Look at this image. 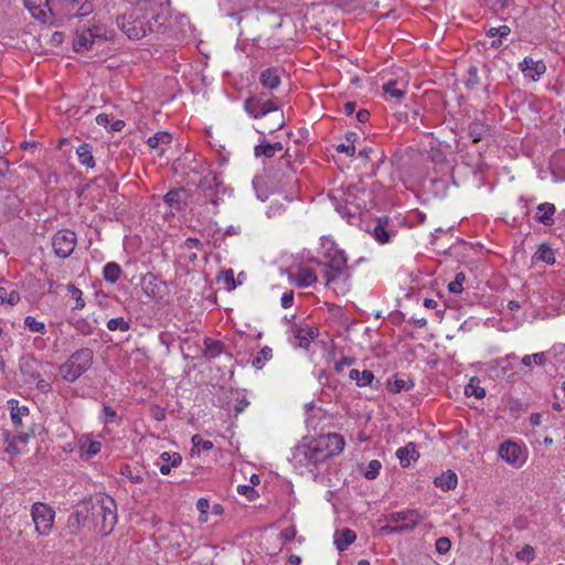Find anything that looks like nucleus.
I'll list each match as a JSON object with an SVG mask.
<instances>
[{
	"label": "nucleus",
	"mask_w": 565,
	"mask_h": 565,
	"mask_svg": "<svg viewBox=\"0 0 565 565\" xmlns=\"http://www.w3.org/2000/svg\"><path fill=\"white\" fill-rule=\"evenodd\" d=\"M254 153L256 157L264 156L266 158H273L275 156L273 152V147H270V143L257 145L254 149Z\"/></svg>",
	"instance_id": "nucleus-50"
},
{
	"label": "nucleus",
	"mask_w": 565,
	"mask_h": 565,
	"mask_svg": "<svg viewBox=\"0 0 565 565\" xmlns=\"http://www.w3.org/2000/svg\"><path fill=\"white\" fill-rule=\"evenodd\" d=\"M499 454L508 463L518 465L521 461L522 449L515 443L508 440L500 446Z\"/></svg>",
	"instance_id": "nucleus-13"
},
{
	"label": "nucleus",
	"mask_w": 565,
	"mask_h": 565,
	"mask_svg": "<svg viewBox=\"0 0 565 565\" xmlns=\"http://www.w3.org/2000/svg\"><path fill=\"white\" fill-rule=\"evenodd\" d=\"M52 246L57 257L67 258L76 246V234L71 230H60L52 238Z\"/></svg>",
	"instance_id": "nucleus-9"
},
{
	"label": "nucleus",
	"mask_w": 565,
	"mask_h": 565,
	"mask_svg": "<svg viewBox=\"0 0 565 565\" xmlns=\"http://www.w3.org/2000/svg\"><path fill=\"white\" fill-rule=\"evenodd\" d=\"M488 131L489 126L480 120H475L468 126V135L475 143L479 142Z\"/></svg>",
	"instance_id": "nucleus-27"
},
{
	"label": "nucleus",
	"mask_w": 565,
	"mask_h": 565,
	"mask_svg": "<svg viewBox=\"0 0 565 565\" xmlns=\"http://www.w3.org/2000/svg\"><path fill=\"white\" fill-rule=\"evenodd\" d=\"M399 116L401 117L404 116V120L406 122L411 124L412 126H414L415 129H418V124L424 122V117L420 115V111L418 108L413 109L409 114L405 113V114H401Z\"/></svg>",
	"instance_id": "nucleus-42"
},
{
	"label": "nucleus",
	"mask_w": 565,
	"mask_h": 565,
	"mask_svg": "<svg viewBox=\"0 0 565 565\" xmlns=\"http://www.w3.org/2000/svg\"><path fill=\"white\" fill-rule=\"evenodd\" d=\"M223 186L220 175L217 173H209L203 177L198 184L199 196L202 198L203 203H211L215 207L218 205V192Z\"/></svg>",
	"instance_id": "nucleus-6"
},
{
	"label": "nucleus",
	"mask_w": 565,
	"mask_h": 565,
	"mask_svg": "<svg viewBox=\"0 0 565 565\" xmlns=\"http://www.w3.org/2000/svg\"><path fill=\"white\" fill-rule=\"evenodd\" d=\"M90 523L102 536L108 535L117 523V507L115 501L107 497L90 499Z\"/></svg>",
	"instance_id": "nucleus-3"
},
{
	"label": "nucleus",
	"mask_w": 565,
	"mask_h": 565,
	"mask_svg": "<svg viewBox=\"0 0 565 565\" xmlns=\"http://www.w3.org/2000/svg\"><path fill=\"white\" fill-rule=\"evenodd\" d=\"M296 534H297V531H296L295 526H289L280 533V539L285 542H290V541L295 540Z\"/></svg>",
	"instance_id": "nucleus-60"
},
{
	"label": "nucleus",
	"mask_w": 565,
	"mask_h": 565,
	"mask_svg": "<svg viewBox=\"0 0 565 565\" xmlns=\"http://www.w3.org/2000/svg\"><path fill=\"white\" fill-rule=\"evenodd\" d=\"M24 326L29 328L32 332H38L44 334L46 332V328L44 322L38 321L34 317L28 316L24 319Z\"/></svg>",
	"instance_id": "nucleus-41"
},
{
	"label": "nucleus",
	"mask_w": 565,
	"mask_h": 565,
	"mask_svg": "<svg viewBox=\"0 0 565 565\" xmlns=\"http://www.w3.org/2000/svg\"><path fill=\"white\" fill-rule=\"evenodd\" d=\"M92 32H93L95 42L96 41L104 42V41H109V40L114 39V31L107 30L106 26H104L102 24H94L92 26Z\"/></svg>",
	"instance_id": "nucleus-37"
},
{
	"label": "nucleus",
	"mask_w": 565,
	"mask_h": 565,
	"mask_svg": "<svg viewBox=\"0 0 565 565\" xmlns=\"http://www.w3.org/2000/svg\"><path fill=\"white\" fill-rule=\"evenodd\" d=\"M407 81L402 78L396 79H390L386 83L383 84V90L386 95H388L391 98L401 99L405 95Z\"/></svg>",
	"instance_id": "nucleus-17"
},
{
	"label": "nucleus",
	"mask_w": 565,
	"mask_h": 565,
	"mask_svg": "<svg viewBox=\"0 0 565 565\" xmlns=\"http://www.w3.org/2000/svg\"><path fill=\"white\" fill-rule=\"evenodd\" d=\"M172 141V136L167 131H159L154 136L148 138V146L150 148H158L159 145H168Z\"/></svg>",
	"instance_id": "nucleus-39"
},
{
	"label": "nucleus",
	"mask_w": 565,
	"mask_h": 565,
	"mask_svg": "<svg viewBox=\"0 0 565 565\" xmlns=\"http://www.w3.org/2000/svg\"><path fill=\"white\" fill-rule=\"evenodd\" d=\"M356 539V534L353 530L343 527L335 531L334 544L339 552L345 551Z\"/></svg>",
	"instance_id": "nucleus-19"
},
{
	"label": "nucleus",
	"mask_w": 565,
	"mask_h": 565,
	"mask_svg": "<svg viewBox=\"0 0 565 565\" xmlns=\"http://www.w3.org/2000/svg\"><path fill=\"white\" fill-rule=\"evenodd\" d=\"M94 352L89 348H82L73 352L60 366L58 371L63 380L73 383L90 369Z\"/></svg>",
	"instance_id": "nucleus-4"
},
{
	"label": "nucleus",
	"mask_w": 565,
	"mask_h": 565,
	"mask_svg": "<svg viewBox=\"0 0 565 565\" xmlns=\"http://www.w3.org/2000/svg\"><path fill=\"white\" fill-rule=\"evenodd\" d=\"M150 412H151V415L152 417L158 420V422H162L166 419V409L158 406V405H154L150 408Z\"/></svg>",
	"instance_id": "nucleus-59"
},
{
	"label": "nucleus",
	"mask_w": 565,
	"mask_h": 565,
	"mask_svg": "<svg viewBox=\"0 0 565 565\" xmlns=\"http://www.w3.org/2000/svg\"><path fill=\"white\" fill-rule=\"evenodd\" d=\"M160 458L166 462H170L172 467H178L182 462V456L179 452L169 454L164 451L160 455Z\"/></svg>",
	"instance_id": "nucleus-49"
},
{
	"label": "nucleus",
	"mask_w": 565,
	"mask_h": 565,
	"mask_svg": "<svg viewBox=\"0 0 565 565\" xmlns=\"http://www.w3.org/2000/svg\"><path fill=\"white\" fill-rule=\"evenodd\" d=\"M479 84L478 68L470 66L468 71V78L466 82L467 87H473Z\"/></svg>",
	"instance_id": "nucleus-54"
},
{
	"label": "nucleus",
	"mask_w": 565,
	"mask_h": 565,
	"mask_svg": "<svg viewBox=\"0 0 565 565\" xmlns=\"http://www.w3.org/2000/svg\"><path fill=\"white\" fill-rule=\"evenodd\" d=\"M134 8L116 19L117 26L130 40L159 31L168 19L169 0H132Z\"/></svg>",
	"instance_id": "nucleus-1"
},
{
	"label": "nucleus",
	"mask_w": 565,
	"mask_h": 565,
	"mask_svg": "<svg viewBox=\"0 0 565 565\" xmlns=\"http://www.w3.org/2000/svg\"><path fill=\"white\" fill-rule=\"evenodd\" d=\"M41 366L42 362L32 354H25L19 359V370L24 376V382L28 384L34 383V381L40 377Z\"/></svg>",
	"instance_id": "nucleus-10"
},
{
	"label": "nucleus",
	"mask_w": 565,
	"mask_h": 565,
	"mask_svg": "<svg viewBox=\"0 0 565 565\" xmlns=\"http://www.w3.org/2000/svg\"><path fill=\"white\" fill-rule=\"evenodd\" d=\"M381 468L382 463L379 460H371L367 465V469L363 473L364 478L367 480H374L379 476Z\"/></svg>",
	"instance_id": "nucleus-46"
},
{
	"label": "nucleus",
	"mask_w": 565,
	"mask_h": 565,
	"mask_svg": "<svg viewBox=\"0 0 565 565\" xmlns=\"http://www.w3.org/2000/svg\"><path fill=\"white\" fill-rule=\"evenodd\" d=\"M480 380L478 377H471L468 385L465 388V393L468 396H475L477 398H483L486 396V390L480 387Z\"/></svg>",
	"instance_id": "nucleus-35"
},
{
	"label": "nucleus",
	"mask_w": 565,
	"mask_h": 565,
	"mask_svg": "<svg viewBox=\"0 0 565 565\" xmlns=\"http://www.w3.org/2000/svg\"><path fill=\"white\" fill-rule=\"evenodd\" d=\"M79 3L81 6L75 13L76 17H87L93 12L94 6L92 2H89L88 0H81Z\"/></svg>",
	"instance_id": "nucleus-52"
},
{
	"label": "nucleus",
	"mask_w": 565,
	"mask_h": 565,
	"mask_svg": "<svg viewBox=\"0 0 565 565\" xmlns=\"http://www.w3.org/2000/svg\"><path fill=\"white\" fill-rule=\"evenodd\" d=\"M450 547H451V541L446 536L439 537L436 541V551L439 554H446L450 550Z\"/></svg>",
	"instance_id": "nucleus-53"
},
{
	"label": "nucleus",
	"mask_w": 565,
	"mask_h": 565,
	"mask_svg": "<svg viewBox=\"0 0 565 565\" xmlns=\"http://www.w3.org/2000/svg\"><path fill=\"white\" fill-rule=\"evenodd\" d=\"M533 257L550 265L555 263L554 252L547 244H542Z\"/></svg>",
	"instance_id": "nucleus-34"
},
{
	"label": "nucleus",
	"mask_w": 565,
	"mask_h": 565,
	"mask_svg": "<svg viewBox=\"0 0 565 565\" xmlns=\"http://www.w3.org/2000/svg\"><path fill=\"white\" fill-rule=\"evenodd\" d=\"M120 274L121 268L115 262L107 263L103 269L104 279L110 284L116 282L119 279Z\"/></svg>",
	"instance_id": "nucleus-32"
},
{
	"label": "nucleus",
	"mask_w": 565,
	"mask_h": 565,
	"mask_svg": "<svg viewBox=\"0 0 565 565\" xmlns=\"http://www.w3.org/2000/svg\"><path fill=\"white\" fill-rule=\"evenodd\" d=\"M522 364L524 366H531L532 363L543 365L546 362V354L544 352L525 355L522 358Z\"/></svg>",
	"instance_id": "nucleus-44"
},
{
	"label": "nucleus",
	"mask_w": 565,
	"mask_h": 565,
	"mask_svg": "<svg viewBox=\"0 0 565 565\" xmlns=\"http://www.w3.org/2000/svg\"><path fill=\"white\" fill-rule=\"evenodd\" d=\"M34 383L36 385V388L42 393H47L52 390L51 384L45 380L41 379V376L38 380H35Z\"/></svg>",
	"instance_id": "nucleus-62"
},
{
	"label": "nucleus",
	"mask_w": 565,
	"mask_h": 565,
	"mask_svg": "<svg viewBox=\"0 0 565 565\" xmlns=\"http://www.w3.org/2000/svg\"><path fill=\"white\" fill-rule=\"evenodd\" d=\"M259 82L265 88H268V89L277 88L280 84V77L278 74V70L273 68V67L266 68L265 71H263L260 73Z\"/></svg>",
	"instance_id": "nucleus-23"
},
{
	"label": "nucleus",
	"mask_w": 565,
	"mask_h": 565,
	"mask_svg": "<svg viewBox=\"0 0 565 565\" xmlns=\"http://www.w3.org/2000/svg\"><path fill=\"white\" fill-rule=\"evenodd\" d=\"M294 303V291L290 290L288 292H285L281 297V306L284 308H289Z\"/></svg>",
	"instance_id": "nucleus-63"
},
{
	"label": "nucleus",
	"mask_w": 565,
	"mask_h": 565,
	"mask_svg": "<svg viewBox=\"0 0 565 565\" xmlns=\"http://www.w3.org/2000/svg\"><path fill=\"white\" fill-rule=\"evenodd\" d=\"M317 281V275L309 268H301L296 277V282L300 287H308Z\"/></svg>",
	"instance_id": "nucleus-33"
},
{
	"label": "nucleus",
	"mask_w": 565,
	"mask_h": 565,
	"mask_svg": "<svg viewBox=\"0 0 565 565\" xmlns=\"http://www.w3.org/2000/svg\"><path fill=\"white\" fill-rule=\"evenodd\" d=\"M95 43L92 28L77 29L73 41V47L76 52H82L93 47Z\"/></svg>",
	"instance_id": "nucleus-12"
},
{
	"label": "nucleus",
	"mask_w": 565,
	"mask_h": 565,
	"mask_svg": "<svg viewBox=\"0 0 565 565\" xmlns=\"http://www.w3.org/2000/svg\"><path fill=\"white\" fill-rule=\"evenodd\" d=\"M33 435H34V430L31 428L29 431H21L13 437L17 439V441L26 444L29 441L30 437Z\"/></svg>",
	"instance_id": "nucleus-64"
},
{
	"label": "nucleus",
	"mask_w": 565,
	"mask_h": 565,
	"mask_svg": "<svg viewBox=\"0 0 565 565\" xmlns=\"http://www.w3.org/2000/svg\"><path fill=\"white\" fill-rule=\"evenodd\" d=\"M224 280L227 285V290H234L237 287V282L234 278V271L232 269H227L224 271Z\"/></svg>",
	"instance_id": "nucleus-55"
},
{
	"label": "nucleus",
	"mask_w": 565,
	"mask_h": 565,
	"mask_svg": "<svg viewBox=\"0 0 565 565\" xmlns=\"http://www.w3.org/2000/svg\"><path fill=\"white\" fill-rule=\"evenodd\" d=\"M386 224L387 218H385L384 222L379 220L377 224L373 228V236L381 244H385L390 241V233L386 231Z\"/></svg>",
	"instance_id": "nucleus-36"
},
{
	"label": "nucleus",
	"mask_w": 565,
	"mask_h": 565,
	"mask_svg": "<svg viewBox=\"0 0 565 565\" xmlns=\"http://www.w3.org/2000/svg\"><path fill=\"white\" fill-rule=\"evenodd\" d=\"M520 66L522 72L530 76L533 81L537 79L535 76L539 77L546 72V65L543 61H534L531 57H525Z\"/></svg>",
	"instance_id": "nucleus-18"
},
{
	"label": "nucleus",
	"mask_w": 565,
	"mask_h": 565,
	"mask_svg": "<svg viewBox=\"0 0 565 565\" xmlns=\"http://www.w3.org/2000/svg\"><path fill=\"white\" fill-rule=\"evenodd\" d=\"M103 413L105 423H113L117 417L116 411L108 405H104Z\"/></svg>",
	"instance_id": "nucleus-56"
},
{
	"label": "nucleus",
	"mask_w": 565,
	"mask_h": 565,
	"mask_svg": "<svg viewBox=\"0 0 565 565\" xmlns=\"http://www.w3.org/2000/svg\"><path fill=\"white\" fill-rule=\"evenodd\" d=\"M107 328L110 331L121 330L128 331L130 329V323L126 321L122 317L109 319L107 322Z\"/></svg>",
	"instance_id": "nucleus-43"
},
{
	"label": "nucleus",
	"mask_w": 565,
	"mask_h": 565,
	"mask_svg": "<svg viewBox=\"0 0 565 565\" xmlns=\"http://www.w3.org/2000/svg\"><path fill=\"white\" fill-rule=\"evenodd\" d=\"M2 436H3V440L8 444L7 448H6V452L10 454V455H18L20 454V449L18 448V445H17V439L7 430H4L2 433Z\"/></svg>",
	"instance_id": "nucleus-47"
},
{
	"label": "nucleus",
	"mask_w": 565,
	"mask_h": 565,
	"mask_svg": "<svg viewBox=\"0 0 565 565\" xmlns=\"http://www.w3.org/2000/svg\"><path fill=\"white\" fill-rule=\"evenodd\" d=\"M262 109L265 111V115L271 111L278 110L277 104L273 99H262Z\"/></svg>",
	"instance_id": "nucleus-61"
},
{
	"label": "nucleus",
	"mask_w": 565,
	"mask_h": 565,
	"mask_svg": "<svg viewBox=\"0 0 565 565\" xmlns=\"http://www.w3.org/2000/svg\"><path fill=\"white\" fill-rule=\"evenodd\" d=\"M24 6L31 15L42 23H46L53 15L49 0H24Z\"/></svg>",
	"instance_id": "nucleus-11"
},
{
	"label": "nucleus",
	"mask_w": 565,
	"mask_h": 565,
	"mask_svg": "<svg viewBox=\"0 0 565 565\" xmlns=\"http://www.w3.org/2000/svg\"><path fill=\"white\" fill-rule=\"evenodd\" d=\"M349 377L355 381L358 386H366L374 380V374L370 370L359 371L356 369H352L349 373Z\"/></svg>",
	"instance_id": "nucleus-28"
},
{
	"label": "nucleus",
	"mask_w": 565,
	"mask_h": 565,
	"mask_svg": "<svg viewBox=\"0 0 565 565\" xmlns=\"http://www.w3.org/2000/svg\"><path fill=\"white\" fill-rule=\"evenodd\" d=\"M295 338L299 340V347L307 349L310 343L319 335V330L316 327L296 328L294 331Z\"/></svg>",
	"instance_id": "nucleus-20"
},
{
	"label": "nucleus",
	"mask_w": 565,
	"mask_h": 565,
	"mask_svg": "<svg viewBox=\"0 0 565 565\" xmlns=\"http://www.w3.org/2000/svg\"><path fill=\"white\" fill-rule=\"evenodd\" d=\"M394 377L395 379L393 382L387 381V388L393 394L401 393L404 390L407 391L414 386V382L411 379L405 380L398 377L397 375H395Z\"/></svg>",
	"instance_id": "nucleus-30"
},
{
	"label": "nucleus",
	"mask_w": 565,
	"mask_h": 565,
	"mask_svg": "<svg viewBox=\"0 0 565 565\" xmlns=\"http://www.w3.org/2000/svg\"><path fill=\"white\" fill-rule=\"evenodd\" d=\"M203 344V355L209 360L215 359L224 352V343L218 340L205 338Z\"/></svg>",
	"instance_id": "nucleus-24"
},
{
	"label": "nucleus",
	"mask_w": 565,
	"mask_h": 565,
	"mask_svg": "<svg viewBox=\"0 0 565 565\" xmlns=\"http://www.w3.org/2000/svg\"><path fill=\"white\" fill-rule=\"evenodd\" d=\"M534 555L535 552L531 545H525L521 551L516 553V557L519 559L525 561L527 563L534 559Z\"/></svg>",
	"instance_id": "nucleus-51"
},
{
	"label": "nucleus",
	"mask_w": 565,
	"mask_h": 565,
	"mask_svg": "<svg viewBox=\"0 0 565 565\" xmlns=\"http://www.w3.org/2000/svg\"><path fill=\"white\" fill-rule=\"evenodd\" d=\"M67 290L71 292L72 297L75 299L74 309H83L85 307V301L82 297V291L74 284L67 285Z\"/></svg>",
	"instance_id": "nucleus-48"
},
{
	"label": "nucleus",
	"mask_w": 565,
	"mask_h": 565,
	"mask_svg": "<svg viewBox=\"0 0 565 565\" xmlns=\"http://www.w3.org/2000/svg\"><path fill=\"white\" fill-rule=\"evenodd\" d=\"M273 358V350L269 347H264L258 352V355L253 359L252 365L257 370L263 369L265 363Z\"/></svg>",
	"instance_id": "nucleus-38"
},
{
	"label": "nucleus",
	"mask_w": 565,
	"mask_h": 565,
	"mask_svg": "<svg viewBox=\"0 0 565 565\" xmlns=\"http://www.w3.org/2000/svg\"><path fill=\"white\" fill-rule=\"evenodd\" d=\"M540 215L536 216V220L544 225H552L554 223L553 215L555 213V206L552 203H541L537 206Z\"/></svg>",
	"instance_id": "nucleus-29"
},
{
	"label": "nucleus",
	"mask_w": 565,
	"mask_h": 565,
	"mask_svg": "<svg viewBox=\"0 0 565 565\" xmlns=\"http://www.w3.org/2000/svg\"><path fill=\"white\" fill-rule=\"evenodd\" d=\"M76 153H77L78 159H79L82 164H84V166H86L88 168H94L95 167V160H94V157L92 154V146L90 145L82 143L77 148Z\"/></svg>",
	"instance_id": "nucleus-31"
},
{
	"label": "nucleus",
	"mask_w": 565,
	"mask_h": 565,
	"mask_svg": "<svg viewBox=\"0 0 565 565\" xmlns=\"http://www.w3.org/2000/svg\"><path fill=\"white\" fill-rule=\"evenodd\" d=\"M344 445L345 441L341 435L330 433L320 435L310 440V443L298 446L295 456L302 458L307 465L316 466L341 454Z\"/></svg>",
	"instance_id": "nucleus-2"
},
{
	"label": "nucleus",
	"mask_w": 565,
	"mask_h": 565,
	"mask_svg": "<svg viewBox=\"0 0 565 565\" xmlns=\"http://www.w3.org/2000/svg\"><path fill=\"white\" fill-rule=\"evenodd\" d=\"M10 416L14 427L21 428L23 426L22 418L29 416L30 409L26 406H19L18 401L10 399Z\"/></svg>",
	"instance_id": "nucleus-22"
},
{
	"label": "nucleus",
	"mask_w": 565,
	"mask_h": 565,
	"mask_svg": "<svg viewBox=\"0 0 565 565\" xmlns=\"http://www.w3.org/2000/svg\"><path fill=\"white\" fill-rule=\"evenodd\" d=\"M238 493L246 495L248 499H254L256 491L253 486L242 484L237 488Z\"/></svg>",
	"instance_id": "nucleus-58"
},
{
	"label": "nucleus",
	"mask_w": 565,
	"mask_h": 565,
	"mask_svg": "<svg viewBox=\"0 0 565 565\" xmlns=\"http://www.w3.org/2000/svg\"><path fill=\"white\" fill-rule=\"evenodd\" d=\"M88 507H90V500H84L76 505V511L71 515L70 519L72 525L76 524L77 526H92L90 510Z\"/></svg>",
	"instance_id": "nucleus-14"
},
{
	"label": "nucleus",
	"mask_w": 565,
	"mask_h": 565,
	"mask_svg": "<svg viewBox=\"0 0 565 565\" xmlns=\"http://www.w3.org/2000/svg\"><path fill=\"white\" fill-rule=\"evenodd\" d=\"M193 448L191 450V457L194 455H200V448L203 450H210L213 448V443L211 440H204L200 435H194L192 437Z\"/></svg>",
	"instance_id": "nucleus-40"
},
{
	"label": "nucleus",
	"mask_w": 565,
	"mask_h": 565,
	"mask_svg": "<svg viewBox=\"0 0 565 565\" xmlns=\"http://www.w3.org/2000/svg\"><path fill=\"white\" fill-rule=\"evenodd\" d=\"M434 483L436 487L443 489L444 491H448L457 487L458 478L455 472L448 470L441 476L435 478Z\"/></svg>",
	"instance_id": "nucleus-25"
},
{
	"label": "nucleus",
	"mask_w": 565,
	"mask_h": 565,
	"mask_svg": "<svg viewBox=\"0 0 565 565\" xmlns=\"http://www.w3.org/2000/svg\"><path fill=\"white\" fill-rule=\"evenodd\" d=\"M466 281V275L463 273H457L455 279L448 284V290L454 294H460L462 291V285Z\"/></svg>",
	"instance_id": "nucleus-45"
},
{
	"label": "nucleus",
	"mask_w": 565,
	"mask_h": 565,
	"mask_svg": "<svg viewBox=\"0 0 565 565\" xmlns=\"http://www.w3.org/2000/svg\"><path fill=\"white\" fill-rule=\"evenodd\" d=\"M387 519L391 523H395V525H385L382 527V531L386 533H401L414 530L423 520V516L417 510H406L391 513Z\"/></svg>",
	"instance_id": "nucleus-5"
},
{
	"label": "nucleus",
	"mask_w": 565,
	"mask_h": 565,
	"mask_svg": "<svg viewBox=\"0 0 565 565\" xmlns=\"http://www.w3.org/2000/svg\"><path fill=\"white\" fill-rule=\"evenodd\" d=\"M31 513L35 530L39 534L46 535L51 531L54 522L55 513L52 508L45 503L36 502L32 505Z\"/></svg>",
	"instance_id": "nucleus-8"
},
{
	"label": "nucleus",
	"mask_w": 565,
	"mask_h": 565,
	"mask_svg": "<svg viewBox=\"0 0 565 565\" xmlns=\"http://www.w3.org/2000/svg\"><path fill=\"white\" fill-rule=\"evenodd\" d=\"M396 456L399 459L402 467H408L411 460H416L419 454L414 443H408L405 447H401L396 451Z\"/></svg>",
	"instance_id": "nucleus-21"
},
{
	"label": "nucleus",
	"mask_w": 565,
	"mask_h": 565,
	"mask_svg": "<svg viewBox=\"0 0 565 565\" xmlns=\"http://www.w3.org/2000/svg\"><path fill=\"white\" fill-rule=\"evenodd\" d=\"M245 110L253 116L254 118H259L265 116V111L262 109V97L260 96H250L245 100L244 104Z\"/></svg>",
	"instance_id": "nucleus-26"
},
{
	"label": "nucleus",
	"mask_w": 565,
	"mask_h": 565,
	"mask_svg": "<svg viewBox=\"0 0 565 565\" xmlns=\"http://www.w3.org/2000/svg\"><path fill=\"white\" fill-rule=\"evenodd\" d=\"M163 281L159 280L157 276L151 273L146 274L141 278V288L143 292L150 298L160 297L161 288L163 286Z\"/></svg>",
	"instance_id": "nucleus-15"
},
{
	"label": "nucleus",
	"mask_w": 565,
	"mask_h": 565,
	"mask_svg": "<svg viewBox=\"0 0 565 565\" xmlns=\"http://www.w3.org/2000/svg\"><path fill=\"white\" fill-rule=\"evenodd\" d=\"M186 191L184 188L172 189L163 196L164 202L177 211H182L186 206Z\"/></svg>",
	"instance_id": "nucleus-16"
},
{
	"label": "nucleus",
	"mask_w": 565,
	"mask_h": 565,
	"mask_svg": "<svg viewBox=\"0 0 565 565\" xmlns=\"http://www.w3.org/2000/svg\"><path fill=\"white\" fill-rule=\"evenodd\" d=\"M121 473L129 478L132 483H140L143 481V478L140 475H132L129 466H125Z\"/></svg>",
	"instance_id": "nucleus-57"
},
{
	"label": "nucleus",
	"mask_w": 565,
	"mask_h": 565,
	"mask_svg": "<svg viewBox=\"0 0 565 565\" xmlns=\"http://www.w3.org/2000/svg\"><path fill=\"white\" fill-rule=\"evenodd\" d=\"M347 263L345 253L340 249L335 250L330 262L326 265L324 277L327 286L337 280H345L349 277Z\"/></svg>",
	"instance_id": "nucleus-7"
}]
</instances>
